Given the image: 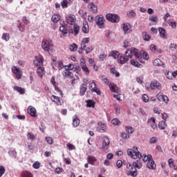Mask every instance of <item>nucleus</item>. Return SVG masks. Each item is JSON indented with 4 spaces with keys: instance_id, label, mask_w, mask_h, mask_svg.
Returning a JSON list of instances; mask_svg holds the SVG:
<instances>
[{
    "instance_id": "obj_1",
    "label": "nucleus",
    "mask_w": 177,
    "mask_h": 177,
    "mask_svg": "<svg viewBox=\"0 0 177 177\" xmlns=\"http://www.w3.org/2000/svg\"><path fill=\"white\" fill-rule=\"evenodd\" d=\"M133 149H127V154L131 157V158H133L136 160V158H139L138 160L133 162L132 165L128 163L127 165V168L129 171V174L132 177L138 176V169H142V167H143V164L142 163V153L138 149V147H133Z\"/></svg>"
},
{
    "instance_id": "obj_2",
    "label": "nucleus",
    "mask_w": 177,
    "mask_h": 177,
    "mask_svg": "<svg viewBox=\"0 0 177 177\" xmlns=\"http://www.w3.org/2000/svg\"><path fill=\"white\" fill-rule=\"evenodd\" d=\"M95 22L99 28H103L104 27V23H106V19L103 15H97L95 17Z\"/></svg>"
},
{
    "instance_id": "obj_3",
    "label": "nucleus",
    "mask_w": 177,
    "mask_h": 177,
    "mask_svg": "<svg viewBox=\"0 0 177 177\" xmlns=\"http://www.w3.org/2000/svg\"><path fill=\"white\" fill-rule=\"evenodd\" d=\"M41 48L42 49H44V52H49L50 50H52V48H53V44L47 39H44L41 41Z\"/></svg>"
},
{
    "instance_id": "obj_4",
    "label": "nucleus",
    "mask_w": 177,
    "mask_h": 177,
    "mask_svg": "<svg viewBox=\"0 0 177 177\" xmlns=\"http://www.w3.org/2000/svg\"><path fill=\"white\" fill-rule=\"evenodd\" d=\"M106 19L108 21H111V23H118L120 21V17L116 14H106Z\"/></svg>"
},
{
    "instance_id": "obj_5",
    "label": "nucleus",
    "mask_w": 177,
    "mask_h": 177,
    "mask_svg": "<svg viewBox=\"0 0 177 177\" xmlns=\"http://www.w3.org/2000/svg\"><path fill=\"white\" fill-rule=\"evenodd\" d=\"M88 88L91 92H94L95 93H97V95H101L102 93V92H100V89L96 86L95 80H93L92 82L88 85Z\"/></svg>"
},
{
    "instance_id": "obj_6",
    "label": "nucleus",
    "mask_w": 177,
    "mask_h": 177,
    "mask_svg": "<svg viewBox=\"0 0 177 177\" xmlns=\"http://www.w3.org/2000/svg\"><path fill=\"white\" fill-rule=\"evenodd\" d=\"M109 147H110V139H109L108 137H104L102 149L103 151H106Z\"/></svg>"
},
{
    "instance_id": "obj_7",
    "label": "nucleus",
    "mask_w": 177,
    "mask_h": 177,
    "mask_svg": "<svg viewBox=\"0 0 177 177\" xmlns=\"http://www.w3.org/2000/svg\"><path fill=\"white\" fill-rule=\"evenodd\" d=\"M66 21L68 24L73 26L75 24V15L70 14L66 17Z\"/></svg>"
},
{
    "instance_id": "obj_8",
    "label": "nucleus",
    "mask_w": 177,
    "mask_h": 177,
    "mask_svg": "<svg viewBox=\"0 0 177 177\" xmlns=\"http://www.w3.org/2000/svg\"><path fill=\"white\" fill-rule=\"evenodd\" d=\"M156 96L159 102H165V103L166 104H168V102H169L168 97L165 95H162L161 93H159L158 94H157Z\"/></svg>"
},
{
    "instance_id": "obj_9",
    "label": "nucleus",
    "mask_w": 177,
    "mask_h": 177,
    "mask_svg": "<svg viewBox=\"0 0 177 177\" xmlns=\"http://www.w3.org/2000/svg\"><path fill=\"white\" fill-rule=\"evenodd\" d=\"M12 70L14 74H16L17 80H20V78H21V76L23 75V73H21L20 68H17V66H13Z\"/></svg>"
},
{
    "instance_id": "obj_10",
    "label": "nucleus",
    "mask_w": 177,
    "mask_h": 177,
    "mask_svg": "<svg viewBox=\"0 0 177 177\" xmlns=\"http://www.w3.org/2000/svg\"><path fill=\"white\" fill-rule=\"evenodd\" d=\"M147 124L150 125L152 129H157V124H156V118L154 117L148 119Z\"/></svg>"
},
{
    "instance_id": "obj_11",
    "label": "nucleus",
    "mask_w": 177,
    "mask_h": 177,
    "mask_svg": "<svg viewBox=\"0 0 177 177\" xmlns=\"http://www.w3.org/2000/svg\"><path fill=\"white\" fill-rule=\"evenodd\" d=\"M122 28L124 34H129L131 32V24L129 23H124L122 25Z\"/></svg>"
},
{
    "instance_id": "obj_12",
    "label": "nucleus",
    "mask_w": 177,
    "mask_h": 177,
    "mask_svg": "<svg viewBox=\"0 0 177 177\" xmlns=\"http://www.w3.org/2000/svg\"><path fill=\"white\" fill-rule=\"evenodd\" d=\"M44 63V57L41 56L36 57V59L33 61V64H35L37 67L38 66H42Z\"/></svg>"
},
{
    "instance_id": "obj_13",
    "label": "nucleus",
    "mask_w": 177,
    "mask_h": 177,
    "mask_svg": "<svg viewBox=\"0 0 177 177\" xmlns=\"http://www.w3.org/2000/svg\"><path fill=\"white\" fill-rule=\"evenodd\" d=\"M62 75L64 78H73V77H74L73 72L68 71L67 68L62 72Z\"/></svg>"
},
{
    "instance_id": "obj_14",
    "label": "nucleus",
    "mask_w": 177,
    "mask_h": 177,
    "mask_svg": "<svg viewBox=\"0 0 177 177\" xmlns=\"http://www.w3.org/2000/svg\"><path fill=\"white\" fill-rule=\"evenodd\" d=\"M28 113L31 117H37V109L32 106L28 107Z\"/></svg>"
},
{
    "instance_id": "obj_15",
    "label": "nucleus",
    "mask_w": 177,
    "mask_h": 177,
    "mask_svg": "<svg viewBox=\"0 0 177 177\" xmlns=\"http://www.w3.org/2000/svg\"><path fill=\"white\" fill-rule=\"evenodd\" d=\"M50 100H52V102H54V103L57 104V106H62V101L60 97L56 95H51Z\"/></svg>"
},
{
    "instance_id": "obj_16",
    "label": "nucleus",
    "mask_w": 177,
    "mask_h": 177,
    "mask_svg": "<svg viewBox=\"0 0 177 177\" xmlns=\"http://www.w3.org/2000/svg\"><path fill=\"white\" fill-rule=\"evenodd\" d=\"M150 88L152 90L161 89V84H160V82H158L157 81H153L151 82Z\"/></svg>"
},
{
    "instance_id": "obj_17",
    "label": "nucleus",
    "mask_w": 177,
    "mask_h": 177,
    "mask_svg": "<svg viewBox=\"0 0 177 177\" xmlns=\"http://www.w3.org/2000/svg\"><path fill=\"white\" fill-rule=\"evenodd\" d=\"M160 37L163 39H167L168 38V35H167V30L164 29V28H158Z\"/></svg>"
},
{
    "instance_id": "obj_18",
    "label": "nucleus",
    "mask_w": 177,
    "mask_h": 177,
    "mask_svg": "<svg viewBox=\"0 0 177 177\" xmlns=\"http://www.w3.org/2000/svg\"><path fill=\"white\" fill-rule=\"evenodd\" d=\"M88 8L91 13H97V7L93 2L88 4Z\"/></svg>"
},
{
    "instance_id": "obj_19",
    "label": "nucleus",
    "mask_w": 177,
    "mask_h": 177,
    "mask_svg": "<svg viewBox=\"0 0 177 177\" xmlns=\"http://www.w3.org/2000/svg\"><path fill=\"white\" fill-rule=\"evenodd\" d=\"M156 163L154 162V160H153V158L149 160L147 163V168L149 169H156Z\"/></svg>"
},
{
    "instance_id": "obj_20",
    "label": "nucleus",
    "mask_w": 177,
    "mask_h": 177,
    "mask_svg": "<svg viewBox=\"0 0 177 177\" xmlns=\"http://www.w3.org/2000/svg\"><path fill=\"white\" fill-rule=\"evenodd\" d=\"M71 2H73V0H63L61 2L62 9H67V8H68V4L71 3Z\"/></svg>"
},
{
    "instance_id": "obj_21",
    "label": "nucleus",
    "mask_w": 177,
    "mask_h": 177,
    "mask_svg": "<svg viewBox=\"0 0 177 177\" xmlns=\"http://www.w3.org/2000/svg\"><path fill=\"white\" fill-rule=\"evenodd\" d=\"M87 86H86V84H82L80 86V96H84V95H85V92H86Z\"/></svg>"
},
{
    "instance_id": "obj_22",
    "label": "nucleus",
    "mask_w": 177,
    "mask_h": 177,
    "mask_svg": "<svg viewBox=\"0 0 177 177\" xmlns=\"http://www.w3.org/2000/svg\"><path fill=\"white\" fill-rule=\"evenodd\" d=\"M129 59L124 56V55H120V58L118 59V63L120 64H125L126 62H127Z\"/></svg>"
},
{
    "instance_id": "obj_23",
    "label": "nucleus",
    "mask_w": 177,
    "mask_h": 177,
    "mask_svg": "<svg viewBox=\"0 0 177 177\" xmlns=\"http://www.w3.org/2000/svg\"><path fill=\"white\" fill-rule=\"evenodd\" d=\"M14 91H16L17 92H19L21 95H24L26 93V89H24L22 87L15 86L13 87Z\"/></svg>"
},
{
    "instance_id": "obj_24",
    "label": "nucleus",
    "mask_w": 177,
    "mask_h": 177,
    "mask_svg": "<svg viewBox=\"0 0 177 177\" xmlns=\"http://www.w3.org/2000/svg\"><path fill=\"white\" fill-rule=\"evenodd\" d=\"M60 19H62V17L59 14L53 15L51 17V20L53 23H58V21H60Z\"/></svg>"
},
{
    "instance_id": "obj_25",
    "label": "nucleus",
    "mask_w": 177,
    "mask_h": 177,
    "mask_svg": "<svg viewBox=\"0 0 177 177\" xmlns=\"http://www.w3.org/2000/svg\"><path fill=\"white\" fill-rule=\"evenodd\" d=\"M37 73L39 78H42L44 77V74H45V68H44V67H39L37 68Z\"/></svg>"
},
{
    "instance_id": "obj_26",
    "label": "nucleus",
    "mask_w": 177,
    "mask_h": 177,
    "mask_svg": "<svg viewBox=\"0 0 177 177\" xmlns=\"http://www.w3.org/2000/svg\"><path fill=\"white\" fill-rule=\"evenodd\" d=\"M177 75V71H174V72H169L168 71L166 73V77L168 78V80H172L173 77H176Z\"/></svg>"
},
{
    "instance_id": "obj_27",
    "label": "nucleus",
    "mask_w": 177,
    "mask_h": 177,
    "mask_svg": "<svg viewBox=\"0 0 177 177\" xmlns=\"http://www.w3.org/2000/svg\"><path fill=\"white\" fill-rule=\"evenodd\" d=\"M109 89L111 91L116 93L117 90L118 89V86H117V84L111 83V84H109Z\"/></svg>"
},
{
    "instance_id": "obj_28",
    "label": "nucleus",
    "mask_w": 177,
    "mask_h": 177,
    "mask_svg": "<svg viewBox=\"0 0 177 177\" xmlns=\"http://www.w3.org/2000/svg\"><path fill=\"white\" fill-rule=\"evenodd\" d=\"M82 32L84 34H88V32H89V26L88 25V22L83 24Z\"/></svg>"
},
{
    "instance_id": "obj_29",
    "label": "nucleus",
    "mask_w": 177,
    "mask_h": 177,
    "mask_svg": "<svg viewBox=\"0 0 177 177\" xmlns=\"http://www.w3.org/2000/svg\"><path fill=\"white\" fill-rule=\"evenodd\" d=\"M73 127H78L80 125V119H78V117L77 115H74L73 117Z\"/></svg>"
},
{
    "instance_id": "obj_30",
    "label": "nucleus",
    "mask_w": 177,
    "mask_h": 177,
    "mask_svg": "<svg viewBox=\"0 0 177 177\" xmlns=\"http://www.w3.org/2000/svg\"><path fill=\"white\" fill-rule=\"evenodd\" d=\"M131 54H134V56L136 59H140V53L138 52V49L133 48H131Z\"/></svg>"
},
{
    "instance_id": "obj_31",
    "label": "nucleus",
    "mask_w": 177,
    "mask_h": 177,
    "mask_svg": "<svg viewBox=\"0 0 177 177\" xmlns=\"http://www.w3.org/2000/svg\"><path fill=\"white\" fill-rule=\"evenodd\" d=\"M109 56H112L113 59H118L120 57V53L118 51H111L109 53Z\"/></svg>"
},
{
    "instance_id": "obj_32",
    "label": "nucleus",
    "mask_w": 177,
    "mask_h": 177,
    "mask_svg": "<svg viewBox=\"0 0 177 177\" xmlns=\"http://www.w3.org/2000/svg\"><path fill=\"white\" fill-rule=\"evenodd\" d=\"M152 158H153V156H151V155L144 154L142 161H144V162H147V161H148V162H149V161H150Z\"/></svg>"
},
{
    "instance_id": "obj_33",
    "label": "nucleus",
    "mask_w": 177,
    "mask_h": 177,
    "mask_svg": "<svg viewBox=\"0 0 177 177\" xmlns=\"http://www.w3.org/2000/svg\"><path fill=\"white\" fill-rule=\"evenodd\" d=\"M8 154L10 157H16L17 152H16V149L10 148L8 151Z\"/></svg>"
},
{
    "instance_id": "obj_34",
    "label": "nucleus",
    "mask_w": 177,
    "mask_h": 177,
    "mask_svg": "<svg viewBox=\"0 0 177 177\" xmlns=\"http://www.w3.org/2000/svg\"><path fill=\"white\" fill-rule=\"evenodd\" d=\"M87 161L88 164L93 165V164H95V162L96 161V158H95V156H88L87 158Z\"/></svg>"
},
{
    "instance_id": "obj_35",
    "label": "nucleus",
    "mask_w": 177,
    "mask_h": 177,
    "mask_svg": "<svg viewBox=\"0 0 177 177\" xmlns=\"http://www.w3.org/2000/svg\"><path fill=\"white\" fill-rule=\"evenodd\" d=\"M166 127H167V123H165V121L159 122V123H158L159 129L164 130V129H165Z\"/></svg>"
},
{
    "instance_id": "obj_36",
    "label": "nucleus",
    "mask_w": 177,
    "mask_h": 177,
    "mask_svg": "<svg viewBox=\"0 0 177 177\" xmlns=\"http://www.w3.org/2000/svg\"><path fill=\"white\" fill-rule=\"evenodd\" d=\"M130 64H131V66H134V67H139V68H140V66H142V64H140L139 62H138L135 59H131Z\"/></svg>"
},
{
    "instance_id": "obj_37",
    "label": "nucleus",
    "mask_w": 177,
    "mask_h": 177,
    "mask_svg": "<svg viewBox=\"0 0 177 177\" xmlns=\"http://www.w3.org/2000/svg\"><path fill=\"white\" fill-rule=\"evenodd\" d=\"M125 55L129 60V59H132V50L127 49L125 52Z\"/></svg>"
},
{
    "instance_id": "obj_38",
    "label": "nucleus",
    "mask_w": 177,
    "mask_h": 177,
    "mask_svg": "<svg viewBox=\"0 0 177 177\" xmlns=\"http://www.w3.org/2000/svg\"><path fill=\"white\" fill-rule=\"evenodd\" d=\"M79 33H80V26L78 25H74L73 26L74 35H78Z\"/></svg>"
},
{
    "instance_id": "obj_39",
    "label": "nucleus",
    "mask_w": 177,
    "mask_h": 177,
    "mask_svg": "<svg viewBox=\"0 0 177 177\" xmlns=\"http://www.w3.org/2000/svg\"><path fill=\"white\" fill-rule=\"evenodd\" d=\"M125 131L127 132V133H133L135 129H133V127H129V126H126L125 127Z\"/></svg>"
},
{
    "instance_id": "obj_40",
    "label": "nucleus",
    "mask_w": 177,
    "mask_h": 177,
    "mask_svg": "<svg viewBox=\"0 0 177 177\" xmlns=\"http://www.w3.org/2000/svg\"><path fill=\"white\" fill-rule=\"evenodd\" d=\"M140 55H142V57L143 59H145V60H149V53H146L145 50H142L140 52Z\"/></svg>"
},
{
    "instance_id": "obj_41",
    "label": "nucleus",
    "mask_w": 177,
    "mask_h": 177,
    "mask_svg": "<svg viewBox=\"0 0 177 177\" xmlns=\"http://www.w3.org/2000/svg\"><path fill=\"white\" fill-rule=\"evenodd\" d=\"M59 31H61V32H62L64 34L63 37H64V35L68 34L67 28H66V27H64V26H62L59 27Z\"/></svg>"
},
{
    "instance_id": "obj_42",
    "label": "nucleus",
    "mask_w": 177,
    "mask_h": 177,
    "mask_svg": "<svg viewBox=\"0 0 177 177\" xmlns=\"http://www.w3.org/2000/svg\"><path fill=\"white\" fill-rule=\"evenodd\" d=\"M77 48L78 46L76 44L69 45V49L70 50H71V52H75V50H77Z\"/></svg>"
},
{
    "instance_id": "obj_43",
    "label": "nucleus",
    "mask_w": 177,
    "mask_h": 177,
    "mask_svg": "<svg viewBox=\"0 0 177 177\" xmlns=\"http://www.w3.org/2000/svg\"><path fill=\"white\" fill-rule=\"evenodd\" d=\"M149 20L152 21V23H157L158 18L157 17V15H152L149 16Z\"/></svg>"
},
{
    "instance_id": "obj_44",
    "label": "nucleus",
    "mask_w": 177,
    "mask_h": 177,
    "mask_svg": "<svg viewBox=\"0 0 177 177\" xmlns=\"http://www.w3.org/2000/svg\"><path fill=\"white\" fill-rule=\"evenodd\" d=\"M142 38L144 41H150V39H151V37L147 35L145 32H142Z\"/></svg>"
},
{
    "instance_id": "obj_45",
    "label": "nucleus",
    "mask_w": 177,
    "mask_h": 177,
    "mask_svg": "<svg viewBox=\"0 0 177 177\" xmlns=\"http://www.w3.org/2000/svg\"><path fill=\"white\" fill-rule=\"evenodd\" d=\"M17 28H19V31L23 32V31H24V28H26V26L22 25L21 23L18 21Z\"/></svg>"
},
{
    "instance_id": "obj_46",
    "label": "nucleus",
    "mask_w": 177,
    "mask_h": 177,
    "mask_svg": "<svg viewBox=\"0 0 177 177\" xmlns=\"http://www.w3.org/2000/svg\"><path fill=\"white\" fill-rule=\"evenodd\" d=\"M87 103V107H93V109H95V102L91 100H88L86 101Z\"/></svg>"
},
{
    "instance_id": "obj_47",
    "label": "nucleus",
    "mask_w": 177,
    "mask_h": 177,
    "mask_svg": "<svg viewBox=\"0 0 177 177\" xmlns=\"http://www.w3.org/2000/svg\"><path fill=\"white\" fill-rule=\"evenodd\" d=\"M153 66H162V62L160 59H156L153 61Z\"/></svg>"
},
{
    "instance_id": "obj_48",
    "label": "nucleus",
    "mask_w": 177,
    "mask_h": 177,
    "mask_svg": "<svg viewBox=\"0 0 177 177\" xmlns=\"http://www.w3.org/2000/svg\"><path fill=\"white\" fill-rule=\"evenodd\" d=\"M127 15L129 17H131V19L135 17V16H136V13H135V12H133V10H129L127 12Z\"/></svg>"
},
{
    "instance_id": "obj_49",
    "label": "nucleus",
    "mask_w": 177,
    "mask_h": 177,
    "mask_svg": "<svg viewBox=\"0 0 177 177\" xmlns=\"http://www.w3.org/2000/svg\"><path fill=\"white\" fill-rule=\"evenodd\" d=\"M167 24H169V26H170V27H171L172 28H176V21H171V20H168L167 21Z\"/></svg>"
},
{
    "instance_id": "obj_50",
    "label": "nucleus",
    "mask_w": 177,
    "mask_h": 177,
    "mask_svg": "<svg viewBox=\"0 0 177 177\" xmlns=\"http://www.w3.org/2000/svg\"><path fill=\"white\" fill-rule=\"evenodd\" d=\"M10 38V37L9 36V33H3L2 35V39H3L4 41H6V42H8Z\"/></svg>"
},
{
    "instance_id": "obj_51",
    "label": "nucleus",
    "mask_w": 177,
    "mask_h": 177,
    "mask_svg": "<svg viewBox=\"0 0 177 177\" xmlns=\"http://www.w3.org/2000/svg\"><path fill=\"white\" fill-rule=\"evenodd\" d=\"M82 70L83 71V73H84L86 74V75H89V69L88 68V66H83V67H82Z\"/></svg>"
},
{
    "instance_id": "obj_52",
    "label": "nucleus",
    "mask_w": 177,
    "mask_h": 177,
    "mask_svg": "<svg viewBox=\"0 0 177 177\" xmlns=\"http://www.w3.org/2000/svg\"><path fill=\"white\" fill-rule=\"evenodd\" d=\"M27 138H28V139H30V140H34L35 139V136L32 133L28 132L27 133Z\"/></svg>"
},
{
    "instance_id": "obj_53",
    "label": "nucleus",
    "mask_w": 177,
    "mask_h": 177,
    "mask_svg": "<svg viewBox=\"0 0 177 177\" xmlns=\"http://www.w3.org/2000/svg\"><path fill=\"white\" fill-rule=\"evenodd\" d=\"M22 177H32V174L29 171H24L22 173Z\"/></svg>"
},
{
    "instance_id": "obj_54",
    "label": "nucleus",
    "mask_w": 177,
    "mask_h": 177,
    "mask_svg": "<svg viewBox=\"0 0 177 177\" xmlns=\"http://www.w3.org/2000/svg\"><path fill=\"white\" fill-rule=\"evenodd\" d=\"M142 99L143 100V102H145V103H147V102H149V95H147V94H143L142 95Z\"/></svg>"
},
{
    "instance_id": "obj_55",
    "label": "nucleus",
    "mask_w": 177,
    "mask_h": 177,
    "mask_svg": "<svg viewBox=\"0 0 177 177\" xmlns=\"http://www.w3.org/2000/svg\"><path fill=\"white\" fill-rule=\"evenodd\" d=\"M121 138L123 139H129V134L126 132H122L121 133Z\"/></svg>"
},
{
    "instance_id": "obj_56",
    "label": "nucleus",
    "mask_w": 177,
    "mask_h": 177,
    "mask_svg": "<svg viewBox=\"0 0 177 177\" xmlns=\"http://www.w3.org/2000/svg\"><path fill=\"white\" fill-rule=\"evenodd\" d=\"M113 125H120V120L117 118H114L111 120Z\"/></svg>"
},
{
    "instance_id": "obj_57",
    "label": "nucleus",
    "mask_w": 177,
    "mask_h": 177,
    "mask_svg": "<svg viewBox=\"0 0 177 177\" xmlns=\"http://www.w3.org/2000/svg\"><path fill=\"white\" fill-rule=\"evenodd\" d=\"M68 150H75V146H74V145L71 144V143H68L66 145Z\"/></svg>"
},
{
    "instance_id": "obj_58",
    "label": "nucleus",
    "mask_w": 177,
    "mask_h": 177,
    "mask_svg": "<svg viewBox=\"0 0 177 177\" xmlns=\"http://www.w3.org/2000/svg\"><path fill=\"white\" fill-rule=\"evenodd\" d=\"M149 143L151 145H154L155 143H157V138L156 137H152L149 140Z\"/></svg>"
},
{
    "instance_id": "obj_59",
    "label": "nucleus",
    "mask_w": 177,
    "mask_h": 177,
    "mask_svg": "<svg viewBox=\"0 0 177 177\" xmlns=\"http://www.w3.org/2000/svg\"><path fill=\"white\" fill-rule=\"evenodd\" d=\"M5 172H6L5 167L0 166V177H2V176L5 174Z\"/></svg>"
},
{
    "instance_id": "obj_60",
    "label": "nucleus",
    "mask_w": 177,
    "mask_h": 177,
    "mask_svg": "<svg viewBox=\"0 0 177 177\" xmlns=\"http://www.w3.org/2000/svg\"><path fill=\"white\" fill-rule=\"evenodd\" d=\"M85 52L86 53V55L91 53V52H92V50H93V47L92 46H91L90 47H88L87 48H86Z\"/></svg>"
},
{
    "instance_id": "obj_61",
    "label": "nucleus",
    "mask_w": 177,
    "mask_h": 177,
    "mask_svg": "<svg viewBox=\"0 0 177 177\" xmlns=\"http://www.w3.org/2000/svg\"><path fill=\"white\" fill-rule=\"evenodd\" d=\"M40 165H41V163H39V162H35L32 165V167L33 168H35V169H38Z\"/></svg>"
},
{
    "instance_id": "obj_62",
    "label": "nucleus",
    "mask_w": 177,
    "mask_h": 177,
    "mask_svg": "<svg viewBox=\"0 0 177 177\" xmlns=\"http://www.w3.org/2000/svg\"><path fill=\"white\" fill-rule=\"evenodd\" d=\"M106 57H107V55H106V54H104V53L100 55V56H99L100 62H103V60H104V59H106Z\"/></svg>"
},
{
    "instance_id": "obj_63",
    "label": "nucleus",
    "mask_w": 177,
    "mask_h": 177,
    "mask_svg": "<svg viewBox=\"0 0 177 177\" xmlns=\"http://www.w3.org/2000/svg\"><path fill=\"white\" fill-rule=\"evenodd\" d=\"M46 140L48 145H53V139L50 137H46Z\"/></svg>"
},
{
    "instance_id": "obj_64",
    "label": "nucleus",
    "mask_w": 177,
    "mask_h": 177,
    "mask_svg": "<svg viewBox=\"0 0 177 177\" xmlns=\"http://www.w3.org/2000/svg\"><path fill=\"white\" fill-rule=\"evenodd\" d=\"M89 41H91V38L89 37H85L82 40V42L83 44H89Z\"/></svg>"
}]
</instances>
